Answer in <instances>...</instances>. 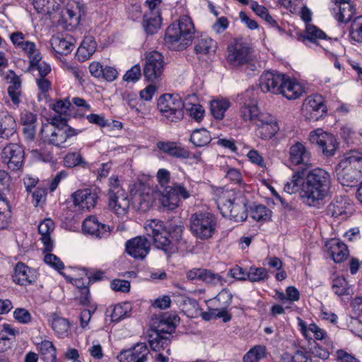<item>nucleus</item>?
Masks as SVG:
<instances>
[{
	"mask_svg": "<svg viewBox=\"0 0 362 362\" xmlns=\"http://www.w3.org/2000/svg\"><path fill=\"white\" fill-rule=\"evenodd\" d=\"M145 229L147 235L153 238L156 247L168 257L186 246L187 241L182 238L185 227L181 223H171L167 230L161 221L153 219L146 225Z\"/></svg>",
	"mask_w": 362,
	"mask_h": 362,
	"instance_id": "f257e3e1",
	"label": "nucleus"
},
{
	"mask_svg": "<svg viewBox=\"0 0 362 362\" xmlns=\"http://www.w3.org/2000/svg\"><path fill=\"white\" fill-rule=\"evenodd\" d=\"M330 186L331 177L327 171L313 169L304 177L300 198L308 206H317L329 196Z\"/></svg>",
	"mask_w": 362,
	"mask_h": 362,
	"instance_id": "f03ea898",
	"label": "nucleus"
},
{
	"mask_svg": "<svg viewBox=\"0 0 362 362\" xmlns=\"http://www.w3.org/2000/svg\"><path fill=\"white\" fill-rule=\"evenodd\" d=\"M194 34V26L191 18L182 16L168 27L165 36V45L173 50H183L191 45Z\"/></svg>",
	"mask_w": 362,
	"mask_h": 362,
	"instance_id": "7ed1b4c3",
	"label": "nucleus"
},
{
	"mask_svg": "<svg viewBox=\"0 0 362 362\" xmlns=\"http://www.w3.org/2000/svg\"><path fill=\"white\" fill-rule=\"evenodd\" d=\"M81 132L66 124L64 117H54L52 123L42 125L40 134L45 140L57 147L65 148L67 141Z\"/></svg>",
	"mask_w": 362,
	"mask_h": 362,
	"instance_id": "20e7f679",
	"label": "nucleus"
},
{
	"mask_svg": "<svg viewBox=\"0 0 362 362\" xmlns=\"http://www.w3.org/2000/svg\"><path fill=\"white\" fill-rule=\"evenodd\" d=\"M335 171L343 186H354L362 178V156L358 153L346 156L336 166Z\"/></svg>",
	"mask_w": 362,
	"mask_h": 362,
	"instance_id": "39448f33",
	"label": "nucleus"
},
{
	"mask_svg": "<svg viewBox=\"0 0 362 362\" xmlns=\"http://www.w3.org/2000/svg\"><path fill=\"white\" fill-rule=\"evenodd\" d=\"M216 204L224 217H228L236 222L243 221L247 218L245 203L240 198H235L232 191L221 190L218 194Z\"/></svg>",
	"mask_w": 362,
	"mask_h": 362,
	"instance_id": "423d86ee",
	"label": "nucleus"
},
{
	"mask_svg": "<svg viewBox=\"0 0 362 362\" xmlns=\"http://www.w3.org/2000/svg\"><path fill=\"white\" fill-rule=\"evenodd\" d=\"M227 62L235 69L245 67V69L255 71L257 66L254 64L253 50L246 42L235 40L228 46Z\"/></svg>",
	"mask_w": 362,
	"mask_h": 362,
	"instance_id": "0eeeda50",
	"label": "nucleus"
},
{
	"mask_svg": "<svg viewBox=\"0 0 362 362\" xmlns=\"http://www.w3.org/2000/svg\"><path fill=\"white\" fill-rule=\"evenodd\" d=\"M216 228L217 219L211 213H195L189 218V230L199 240H206L211 238Z\"/></svg>",
	"mask_w": 362,
	"mask_h": 362,
	"instance_id": "6e6552de",
	"label": "nucleus"
},
{
	"mask_svg": "<svg viewBox=\"0 0 362 362\" xmlns=\"http://www.w3.org/2000/svg\"><path fill=\"white\" fill-rule=\"evenodd\" d=\"M158 109L167 123H177L184 117V103L178 95L164 94L158 100Z\"/></svg>",
	"mask_w": 362,
	"mask_h": 362,
	"instance_id": "1a4fd4ad",
	"label": "nucleus"
},
{
	"mask_svg": "<svg viewBox=\"0 0 362 362\" xmlns=\"http://www.w3.org/2000/svg\"><path fill=\"white\" fill-rule=\"evenodd\" d=\"M130 199L127 193L120 186L117 177L110 178L108 206L118 216L125 215L129 208Z\"/></svg>",
	"mask_w": 362,
	"mask_h": 362,
	"instance_id": "9d476101",
	"label": "nucleus"
},
{
	"mask_svg": "<svg viewBox=\"0 0 362 362\" xmlns=\"http://www.w3.org/2000/svg\"><path fill=\"white\" fill-rule=\"evenodd\" d=\"M163 69V56L160 52L152 51L146 54L144 76L148 81H157L162 76Z\"/></svg>",
	"mask_w": 362,
	"mask_h": 362,
	"instance_id": "9b49d317",
	"label": "nucleus"
},
{
	"mask_svg": "<svg viewBox=\"0 0 362 362\" xmlns=\"http://www.w3.org/2000/svg\"><path fill=\"white\" fill-rule=\"evenodd\" d=\"M309 139L313 144L319 147L325 156H334L337 148V140L332 134L317 129L310 133Z\"/></svg>",
	"mask_w": 362,
	"mask_h": 362,
	"instance_id": "f8f14e48",
	"label": "nucleus"
},
{
	"mask_svg": "<svg viewBox=\"0 0 362 362\" xmlns=\"http://www.w3.org/2000/svg\"><path fill=\"white\" fill-rule=\"evenodd\" d=\"M2 162L13 171L19 170L24 159V150L18 144H9L5 146L1 153Z\"/></svg>",
	"mask_w": 362,
	"mask_h": 362,
	"instance_id": "ddd939ff",
	"label": "nucleus"
},
{
	"mask_svg": "<svg viewBox=\"0 0 362 362\" xmlns=\"http://www.w3.org/2000/svg\"><path fill=\"white\" fill-rule=\"evenodd\" d=\"M233 296L226 291H221L216 296V300L219 302H223V305L220 308L210 309L207 312H203L201 315L202 317L206 320L209 321L212 319L223 318L224 322H228L231 319L230 315L227 311V308L231 303Z\"/></svg>",
	"mask_w": 362,
	"mask_h": 362,
	"instance_id": "4468645a",
	"label": "nucleus"
},
{
	"mask_svg": "<svg viewBox=\"0 0 362 362\" xmlns=\"http://www.w3.org/2000/svg\"><path fill=\"white\" fill-rule=\"evenodd\" d=\"M254 125L256 126V134L264 140L272 139L279 131L276 119L269 113H262Z\"/></svg>",
	"mask_w": 362,
	"mask_h": 362,
	"instance_id": "2eb2a0df",
	"label": "nucleus"
},
{
	"mask_svg": "<svg viewBox=\"0 0 362 362\" xmlns=\"http://www.w3.org/2000/svg\"><path fill=\"white\" fill-rule=\"evenodd\" d=\"M286 75L276 71L264 72L259 79V87L263 92L279 95L285 83Z\"/></svg>",
	"mask_w": 362,
	"mask_h": 362,
	"instance_id": "dca6fc26",
	"label": "nucleus"
},
{
	"mask_svg": "<svg viewBox=\"0 0 362 362\" xmlns=\"http://www.w3.org/2000/svg\"><path fill=\"white\" fill-rule=\"evenodd\" d=\"M85 14L83 6L79 2H69L66 8L59 14L67 30H73L76 28L82 16Z\"/></svg>",
	"mask_w": 362,
	"mask_h": 362,
	"instance_id": "f3484780",
	"label": "nucleus"
},
{
	"mask_svg": "<svg viewBox=\"0 0 362 362\" xmlns=\"http://www.w3.org/2000/svg\"><path fill=\"white\" fill-rule=\"evenodd\" d=\"M75 206L90 211L93 209L98 202V195L96 189L86 188L78 189L71 195Z\"/></svg>",
	"mask_w": 362,
	"mask_h": 362,
	"instance_id": "a211bd4d",
	"label": "nucleus"
},
{
	"mask_svg": "<svg viewBox=\"0 0 362 362\" xmlns=\"http://www.w3.org/2000/svg\"><path fill=\"white\" fill-rule=\"evenodd\" d=\"M126 251L134 259H144L150 251L151 243L145 237L137 236L129 240L126 244Z\"/></svg>",
	"mask_w": 362,
	"mask_h": 362,
	"instance_id": "6ab92c4d",
	"label": "nucleus"
},
{
	"mask_svg": "<svg viewBox=\"0 0 362 362\" xmlns=\"http://www.w3.org/2000/svg\"><path fill=\"white\" fill-rule=\"evenodd\" d=\"M149 350L144 343H138L132 348L123 350L117 355L119 362H146Z\"/></svg>",
	"mask_w": 362,
	"mask_h": 362,
	"instance_id": "aec40b11",
	"label": "nucleus"
},
{
	"mask_svg": "<svg viewBox=\"0 0 362 362\" xmlns=\"http://www.w3.org/2000/svg\"><path fill=\"white\" fill-rule=\"evenodd\" d=\"M148 191L149 189L140 182L133 184L130 189L134 202L142 211H146L151 206L152 199Z\"/></svg>",
	"mask_w": 362,
	"mask_h": 362,
	"instance_id": "412c9836",
	"label": "nucleus"
},
{
	"mask_svg": "<svg viewBox=\"0 0 362 362\" xmlns=\"http://www.w3.org/2000/svg\"><path fill=\"white\" fill-rule=\"evenodd\" d=\"M310 153L300 142H296L289 149V161L292 165H302L307 168L311 165Z\"/></svg>",
	"mask_w": 362,
	"mask_h": 362,
	"instance_id": "4be33fe9",
	"label": "nucleus"
},
{
	"mask_svg": "<svg viewBox=\"0 0 362 362\" xmlns=\"http://www.w3.org/2000/svg\"><path fill=\"white\" fill-rule=\"evenodd\" d=\"M82 228L85 233L95 235L98 238H107L110 233V226L99 223L97 218L93 216L84 220Z\"/></svg>",
	"mask_w": 362,
	"mask_h": 362,
	"instance_id": "5701e85b",
	"label": "nucleus"
},
{
	"mask_svg": "<svg viewBox=\"0 0 362 362\" xmlns=\"http://www.w3.org/2000/svg\"><path fill=\"white\" fill-rule=\"evenodd\" d=\"M351 208L349 200L343 196H337L328 205L327 212L332 217H340L344 219L346 218L348 210Z\"/></svg>",
	"mask_w": 362,
	"mask_h": 362,
	"instance_id": "b1692460",
	"label": "nucleus"
},
{
	"mask_svg": "<svg viewBox=\"0 0 362 362\" xmlns=\"http://www.w3.org/2000/svg\"><path fill=\"white\" fill-rule=\"evenodd\" d=\"M325 247L334 262H341L349 256V250L346 245L339 239L333 238L328 240L325 244Z\"/></svg>",
	"mask_w": 362,
	"mask_h": 362,
	"instance_id": "393cba45",
	"label": "nucleus"
},
{
	"mask_svg": "<svg viewBox=\"0 0 362 362\" xmlns=\"http://www.w3.org/2000/svg\"><path fill=\"white\" fill-rule=\"evenodd\" d=\"M13 280L19 285L30 284L35 281V272L24 263L18 262L14 268Z\"/></svg>",
	"mask_w": 362,
	"mask_h": 362,
	"instance_id": "a878e982",
	"label": "nucleus"
},
{
	"mask_svg": "<svg viewBox=\"0 0 362 362\" xmlns=\"http://www.w3.org/2000/svg\"><path fill=\"white\" fill-rule=\"evenodd\" d=\"M306 110L310 113V119L318 120L327 111L324 99L320 95H313L307 98Z\"/></svg>",
	"mask_w": 362,
	"mask_h": 362,
	"instance_id": "bb28decb",
	"label": "nucleus"
},
{
	"mask_svg": "<svg viewBox=\"0 0 362 362\" xmlns=\"http://www.w3.org/2000/svg\"><path fill=\"white\" fill-rule=\"evenodd\" d=\"M16 122L8 114L0 115V143L11 139L16 134Z\"/></svg>",
	"mask_w": 362,
	"mask_h": 362,
	"instance_id": "cd10ccee",
	"label": "nucleus"
},
{
	"mask_svg": "<svg viewBox=\"0 0 362 362\" xmlns=\"http://www.w3.org/2000/svg\"><path fill=\"white\" fill-rule=\"evenodd\" d=\"M156 147L161 152L172 157L180 158H189V152L175 142L159 141L156 143Z\"/></svg>",
	"mask_w": 362,
	"mask_h": 362,
	"instance_id": "c85d7f7f",
	"label": "nucleus"
},
{
	"mask_svg": "<svg viewBox=\"0 0 362 362\" xmlns=\"http://www.w3.org/2000/svg\"><path fill=\"white\" fill-rule=\"evenodd\" d=\"M179 322L180 317L176 315L163 316L155 327L156 333L170 338Z\"/></svg>",
	"mask_w": 362,
	"mask_h": 362,
	"instance_id": "c756f323",
	"label": "nucleus"
},
{
	"mask_svg": "<svg viewBox=\"0 0 362 362\" xmlns=\"http://www.w3.org/2000/svg\"><path fill=\"white\" fill-rule=\"evenodd\" d=\"M304 90L301 84L286 76L285 83H284L279 94L288 100H295L300 98Z\"/></svg>",
	"mask_w": 362,
	"mask_h": 362,
	"instance_id": "7c9ffc66",
	"label": "nucleus"
},
{
	"mask_svg": "<svg viewBox=\"0 0 362 362\" xmlns=\"http://www.w3.org/2000/svg\"><path fill=\"white\" fill-rule=\"evenodd\" d=\"M239 115L243 121L250 122L255 124L262 112H259L256 101L251 100L249 103H244L240 108Z\"/></svg>",
	"mask_w": 362,
	"mask_h": 362,
	"instance_id": "2f4dec72",
	"label": "nucleus"
},
{
	"mask_svg": "<svg viewBox=\"0 0 362 362\" xmlns=\"http://www.w3.org/2000/svg\"><path fill=\"white\" fill-rule=\"evenodd\" d=\"M332 8L335 18L340 23H348L353 17L355 9L349 1H338Z\"/></svg>",
	"mask_w": 362,
	"mask_h": 362,
	"instance_id": "473e14b6",
	"label": "nucleus"
},
{
	"mask_svg": "<svg viewBox=\"0 0 362 362\" xmlns=\"http://www.w3.org/2000/svg\"><path fill=\"white\" fill-rule=\"evenodd\" d=\"M35 8L38 13L47 14L50 18H54L60 10V5L56 0H32Z\"/></svg>",
	"mask_w": 362,
	"mask_h": 362,
	"instance_id": "72a5a7b5",
	"label": "nucleus"
},
{
	"mask_svg": "<svg viewBox=\"0 0 362 362\" xmlns=\"http://www.w3.org/2000/svg\"><path fill=\"white\" fill-rule=\"evenodd\" d=\"M54 229V222L47 218L42 221L38 226V231L41 235L40 240L43 243L45 250L50 252L53 248V243L50 238V233Z\"/></svg>",
	"mask_w": 362,
	"mask_h": 362,
	"instance_id": "f704fd0d",
	"label": "nucleus"
},
{
	"mask_svg": "<svg viewBox=\"0 0 362 362\" xmlns=\"http://www.w3.org/2000/svg\"><path fill=\"white\" fill-rule=\"evenodd\" d=\"M97 44L91 36L86 37L77 49L79 59L85 61L90 58L96 50Z\"/></svg>",
	"mask_w": 362,
	"mask_h": 362,
	"instance_id": "c9c22d12",
	"label": "nucleus"
},
{
	"mask_svg": "<svg viewBox=\"0 0 362 362\" xmlns=\"http://www.w3.org/2000/svg\"><path fill=\"white\" fill-rule=\"evenodd\" d=\"M159 201L164 210H173L179 206L180 199L175 195L171 187L164 189L159 197Z\"/></svg>",
	"mask_w": 362,
	"mask_h": 362,
	"instance_id": "e433bc0d",
	"label": "nucleus"
},
{
	"mask_svg": "<svg viewBox=\"0 0 362 362\" xmlns=\"http://www.w3.org/2000/svg\"><path fill=\"white\" fill-rule=\"evenodd\" d=\"M42 359L45 362H56L57 351L53 343L49 340H42L40 342H36Z\"/></svg>",
	"mask_w": 362,
	"mask_h": 362,
	"instance_id": "4c0bfd02",
	"label": "nucleus"
},
{
	"mask_svg": "<svg viewBox=\"0 0 362 362\" xmlns=\"http://www.w3.org/2000/svg\"><path fill=\"white\" fill-rule=\"evenodd\" d=\"M161 17L160 11L156 13H146L144 15L143 26L148 34H154L160 28Z\"/></svg>",
	"mask_w": 362,
	"mask_h": 362,
	"instance_id": "58836bf2",
	"label": "nucleus"
},
{
	"mask_svg": "<svg viewBox=\"0 0 362 362\" xmlns=\"http://www.w3.org/2000/svg\"><path fill=\"white\" fill-rule=\"evenodd\" d=\"M217 48L216 42L208 36H202L197 40L194 50L197 53L206 54L214 52Z\"/></svg>",
	"mask_w": 362,
	"mask_h": 362,
	"instance_id": "ea45409f",
	"label": "nucleus"
},
{
	"mask_svg": "<svg viewBox=\"0 0 362 362\" xmlns=\"http://www.w3.org/2000/svg\"><path fill=\"white\" fill-rule=\"evenodd\" d=\"M303 171H297L288 181H287L284 187V191L288 194H295L303 188V182L304 180Z\"/></svg>",
	"mask_w": 362,
	"mask_h": 362,
	"instance_id": "a19ab883",
	"label": "nucleus"
},
{
	"mask_svg": "<svg viewBox=\"0 0 362 362\" xmlns=\"http://www.w3.org/2000/svg\"><path fill=\"white\" fill-rule=\"evenodd\" d=\"M7 91L13 104L15 106H18L21 103V81L18 76L13 74L11 78Z\"/></svg>",
	"mask_w": 362,
	"mask_h": 362,
	"instance_id": "79ce46f5",
	"label": "nucleus"
},
{
	"mask_svg": "<svg viewBox=\"0 0 362 362\" xmlns=\"http://www.w3.org/2000/svg\"><path fill=\"white\" fill-rule=\"evenodd\" d=\"M229 107L230 103L227 99L213 100L210 103V112L215 119H222Z\"/></svg>",
	"mask_w": 362,
	"mask_h": 362,
	"instance_id": "37998d69",
	"label": "nucleus"
},
{
	"mask_svg": "<svg viewBox=\"0 0 362 362\" xmlns=\"http://www.w3.org/2000/svg\"><path fill=\"white\" fill-rule=\"evenodd\" d=\"M50 43L53 50L59 54L66 55L74 48V44L59 37H52Z\"/></svg>",
	"mask_w": 362,
	"mask_h": 362,
	"instance_id": "c03bdc74",
	"label": "nucleus"
},
{
	"mask_svg": "<svg viewBox=\"0 0 362 362\" xmlns=\"http://www.w3.org/2000/svg\"><path fill=\"white\" fill-rule=\"evenodd\" d=\"M211 141V136L206 129H197L192 132L190 141L196 146H205Z\"/></svg>",
	"mask_w": 362,
	"mask_h": 362,
	"instance_id": "a18cd8bd",
	"label": "nucleus"
},
{
	"mask_svg": "<svg viewBox=\"0 0 362 362\" xmlns=\"http://www.w3.org/2000/svg\"><path fill=\"white\" fill-rule=\"evenodd\" d=\"M299 325L300 326V331L302 334L308 337V331H310L314 334L315 338L317 340H325V342L329 341L327 339V332L319 327L316 324L312 323L309 325L308 327H306L305 323L302 320H299Z\"/></svg>",
	"mask_w": 362,
	"mask_h": 362,
	"instance_id": "49530a36",
	"label": "nucleus"
},
{
	"mask_svg": "<svg viewBox=\"0 0 362 362\" xmlns=\"http://www.w3.org/2000/svg\"><path fill=\"white\" fill-rule=\"evenodd\" d=\"M324 343L325 344V347L314 341V345L310 348V352L314 357L322 360H326L329 358L330 354L329 350L333 349L332 342L331 341H327Z\"/></svg>",
	"mask_w": 362,
	"mask_h": 362,
	"instance_id": "de8ad7c7",
	"label": "nucleus"
},
{
	"mask_svg": "<svg viewBox=\"0 0 362 362\" xmlns=\"http://www.w3.org/2000/svg\"><path fill=\"white\" fill-rule=\"evenodd\" d=\"M52 327L58 337L67 335L69 329V321L63 317L54 315L51 323Z\"/></svg>",
	"mask_w": 362,
	"mask_h": 362,
	"instance_id": "09e8293b",
	"label": "nucleus"
},
{
	"mask_svg": "<svg viewBox=\"0 0 362 362\" xmlns=\"http://www.w3.org/2000/svg\"><path fill=\"white\" fill-rule=\"evenodd\" d=\"M170 343V338L167 336L158 334L150 341V346L152 350L155 351H160L161 349H166V354H170V350L168 348Z\"/></svg>",
	"mask_w": 362,
	"mask_h": 362,
	"instance_id": "8fccbe9b",
	"label": "nucleus"
},
{
	"mask_svg": "<svg viewBox=\"0 0 362 362\" xmlns=\"http://www.w3.org/2000/svg\"><path fill=\"white\" fill-rule=\"evenodd\" d=\"M251 217L257 221L265 222L270 220L272 211L264 205H257L251 210Z\"/></svg>",
	"mask_w": 362,
	"mask_h": 362,
	"instance_id": "3c124183",
	"label": "nucleus"
},
{
	"mask_svg": "<svg viewBox=\"0 0 362 362\" xmlns=\"http://www.w3.org/2000/svg\"><path fill=\"white\" fill-rule=\"evenodd\" d=\"M7 208L8 204L0 194V230L7 228L11 221V212Z\"/></svg>",
	"mask_w": 362,
	"mask_h": 362,
	"instance_id": "603ef678",
	"label": "nucleus"
},
{
	"mask_svg": "<svg viewBox=\"0 0 362 362\" xmlns=\"http://www.w3.org/2000/svg\"><path fill=\"white\" fill-rule=\"evenodd\" d=\"M223 281V277L220 274L204 268L202 282L211 286H221Z\"/></svg>",
	"mask_w": 362,
	"mask_h": 362,
	"instance_id": "864d4df0",
	"label": "nucleus"
},
{
	"mask_svg": "<svg viewBox=\"0 0 362 362\" xmlns=\"http://www.w3.org/2000/svg\"><path fill=\"white\" fill-rule=\"evenodd\" d=\"M265 356V347L255 346L250 349L243 356V362H258Z\"/></svg>",
	"mask_w": 362,
	"mask_h": 362,
	"instance_id": "5fc2aeb1",
	"label": "nucleus"
},
{
	"mask_svg": "<svg viewBox=\"0 0 362 362\" xmlns=\"http://www.w3.org/2000/svg\"><path fill=\"white\" fill-rule=\"evenodd\" d=\"M326 37V34L322 30L315 25H310L306 28V33L303 39L317 44V40L325 39Z\"/></svg>",
	"mask_w": 362,
	"mask_h": 362,
	"instance_id": "6e6d98bb",
	"label": "nucleus"
},
{
	"mask_svg": "<svg viewBox=\"0 0 362 362\" xmlns=\"http://www.w3.org/2000/svg\"><path fill=\"white\" fill-rule=\"evenodd\" d=\"M21 49L29 57L30 62H37L42 59L40 52L36 49L35 45L33 42L25 41L23 45L18 47Z\"/></svg>",
	"mask_w": 362,
	"mask_h": 362,
	"instance_id": "4d7b16f0",
	"label": "nucleus"
},
{
	"mask_svg": "<svg viewBox=\"0 0 362 362\" xmlns=\"http://www.w3.org/2000/svg\"><path fill=\"white\" fill-rule=\"evenodd\" d=\"M350 35L354 40L358 42H362V16L355 18L353 21Z\"/></svg>",
	"mask_w": 362,
	"mask_h": 362,
	"instance_id": "13d9d810",
	"label": "nucleus"
},
{
	"mask_svg": "<svg viewBox=\"0 0 362 362\" xmlns=\"http://www.w3.org/2000/svg\"><path fill=\"white\" fill-rule=\"evenodd\" d=\"M247 277L250 281H259L267 279L268 274L264 268L251 267L247 274Z\"/></svg>",
	"mask_w": 362,
	"mask_h": 362,
	"instance_id": "bf43d9fd",
	"label": "nucleus"
},
{
	"mask_svg": "<svg viewBox=\"0 0 362 362\" xmlns=\"http://www.w3.org/2000/svg\"><path fill=\"white\" fill-rule=\"evenodd\" d=\"M129 305L127 303L116 305L111 313V320L118 322L125 317L127 314Z\"/></svg>",
	"mask_w": 362,
	"mask_h": 362,
	"instance_id": "052dcab7",
	"label": "nucleus"
},
{
	"mask_svg": "<svg viewBox=\"0 0 362 362\" xmlns=\"http://www.w3.org/2000/svg\"><path fill=\"white\" fill-rule=\"evenodd\" d=\"M332 289L338 296L344 295L349 289L348 283L344 278L341 276L337 277L333 280Z\"/></svg>",
	"mask_w": 362,
	"mask_h": 362,
	"instance_id": "680f3d73",
	"label": "nucleus"
},
{
	"mask_svg": "<svg viewBox=\"0 0 362 362\" xmlns=\"http://www.w3.org/2000/svg\"><path fill=\"white\" fill-rule=\"evenodd\" d=\"M30 69L32 71L37 70L40 77H45L51 71L49 64L42 62L39 59L37 62H30Z\"/></svg>",
	"mask_w": 362,
	"mask_h": 362,
	"instance_id": "e2e57ef3",
	"label": "nucleus"
},
{
	"mask_svg": "<svg viewBox=\"0 0 362 362\" xmlns=\"http://www.w3.org/2000/svg\"><path fill=\"white\" fill-rule=\"evenodd\" d=\"M141 77V67L136 64L128 70L123 76V80L127 82H135Z\"/></svg>",
	"mask_w": 362,
	"mask_h": 362,
	"instance_id": "0e129e2a",
	"label": "nucleus"
},
{
	"mask_svg": "<svg viewBox=\"0 0 362 362\" xmlns=\"http://www.w3.org/2000/svg\"><path fill=\"white\" fill-rule=\"evenodd\" d=\"M18 332L8 324L0 325V341H8L10 339L8 336L14 337Z\"/></svg>",
	"mask_w": 362,
	"mask_h": 362,
	"instance_id": "69168bd1",
	"label": "nucleus"
},
{
	"mask_svg": "<svg viewBox=\"0 0 362 362\" xmlns=\"http://www.w3.org/2000/svg\"><path fill=\"white\" fill-rule=\"evenodd\" d=\"M44 261L46 264L52 267L53 268H54L57 270L59 271V270L64 269L63 262L60 260V259L57 256H56L53 254H51V253L46 254L45 256V258H44Z\"/></svg>",
	"mask_w": 362,
	"mask_h": 362,
	"instance_id": "338daca9",
	"label": "nucleus"
},
{
	"mask_svg": "<svg viewBox=\"0 0 362 362\" xmlns=\"http://www.w3.org/2000/svg\"><path fill=\"white\" fill-rule=\"evenodd\" d=\"M14 318L21 323L26 324L31 321L30 313L24 308H17L13 312Z\"/></svg>",
	"mask_w": 362,
	"mask_h": 362,
	"instance_id": "774afa93",
	"label": "nucleus"
}]
</instances>
